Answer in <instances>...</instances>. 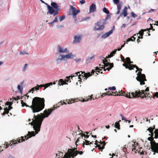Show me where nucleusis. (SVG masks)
Returning a JSON list of instances; mask_svg holds the SVG:
<instances>
[{
	"label": "nucleus",
	"mask_w": 158,
	"mask_h": 158,
	"mask_svg": "<svg viewBox=\"0 0 158 158\" xmlns=\"http://www.w3.org/2000/svg\"><path fill=\"white\" fill-rule=\"evenodd\" d=\"M71 8L72 10V12L73 15V18L75 19V22H76L77 20V18L76 15L80 12L79 10H76L75 7H73V6H71Z\"/></svg>",
	"instance_id": "nucleus-8"
},
{
	"label": "nucleus",
	"mask_w": 158,
	"mask_h": 158,
	"mask_svg": "<svg viewBox=\"0 0 158 158\" xmlns=\"http://www.w3.org/2000/svg\"><path fill=\"white\" fill-rule=\"evenodd\" d=\"M114 3L115 4H118L119 2V0H113Z\"/></svg>",
	"instance_id": "nucleus-55"
},
{
	"label": "nucleus",
	"mask_w": 158,
	"mask_h": 158,
	"mask_svg": "<svg viewBox=\"0 0 158 158\" xmlns=\"http://www.w3.org/2000/svg\"><path fill=\"white\" fill-rule=\"evenodd\" d=\"M76 102V100L75 99H69L68 101V102H67V103H68V104H70V103H74V102Z\"/></svg>",
	"instance_id": "nucleus-35"
},
{
	"label": "nucleus",
	"mask_w": 158,
	"mask_h": 158,
	"mask_svg": "<svg viewBox=\"0 0 158 158\" xmlns=\"http://www.w3.org/2000/svg\"><path fill=\"white\" fill-rule=\"evenodd\" d=\"M117 92L116 91L115 92H112V95L113 96H116L117 95L118 93H117Z\"/></svg>",
	"instance_id": "nucleus-54"
},
{
	"label": "nucleus",
	"mask_w": 158,
	"mask_h": 158,
	"mask_svg": "<svg viewBox=\"0 0 158 158\" xmlns=\"http://www.w3.org/2000/svg\"><path fill=\"white\" fill-rule=\"evenodd\" d=\"M27 66H28V65H27V64H25V65H24V66L23 67V71L24 72L25 71L26 68L27 67Z\"/></svg>",
	"instance_id": "nucleus-46"
},
{
	"label": "nucleus",
	"mask_w": 158,
	"mask_h": 158,
	"mask_svg": "<svg viewBox=\"0 0 158 158\" xmlns=\"http://www.w3.org/2000/svg\"><path fill=\"white\" fill-rule=\"evenodd\" d=\"M147 130L149 131L150 133H152L153 131V130L152 129V127H149L147 129Z\"/></svg>",
	"instance_id": "nucleus-42"
},
{
	"label": "nucleus",
	"mask_w": 158,
	"mask_h": 158,
	"mask_svg": "<svg viewBox=\"0 0 158 158\" xmlns=\"http://www.w3.org/2000/svg\"><path fill=\"white\" fill-rule=\"evenodd\" d=\"M83 72L84 73V75H85V77L86 80L87 79V78L92 75V74L89 72L87 73H85V72Z\"/></svg>",
	"instance_id": "nucleus-29"
},
{
	"label": "nucleus",
	"mask_w": 158,
	"mask_h": 158,
	"mask_svg": "<svg viewBox=\"0 0 158 158\" xmlns=\"http://www.w3.org/2000/svg\"><path fill=\"white\" fill-rule=\"evenodd\" d=\"M94 57V56H93L92 57H89V58H87L86 60V62L87 63H89L91 60V59H92V58Z\"/></svg>",
	"instance_id": "nucleus-41"
},
{
	"label": "nucleus",
	"mask_w": 158,
	"mask_h": 158,
	"mask_svg": "<svg viewBox=\"0 0 158 158\" xmlns=\"http://www.w3.org/2000/svg\"><path fill=\"white\" fill-rule=\"evenodd\" d=\"M102 19V21H103L102 23V24L99 27H95L94 28V30L95 31L98 30H102L103 29L104 27V25L106 23V19Z\"/></svg>",
	"instance_id": "nucleus-11"
},
{
	"label": "nucleus",
	"mask_w": 158,
	"mask_h": 158,
	"mask_svg": "<svg viewBox=\"0 0 158 158\" xmlns=\"http://www.w3.org/2000/svg\"><path fill=\"white\" fill-rule=\"evenodd\" d=\"M114 126L115 127L117 128L118 130H119L120 129V125L119 124V122H116L115 123Z\"/></svg>",
	"instance_id": "nucleus-27"
},
{
	"label": "nucleus",
	"mask_w": 158,
	"mask_h": 158,
	"mask_svg": "<svg viewBox=\"0 0 158 158\" xmlns=\"http://www.w3.org/2000/svg\"><path fill=\"white\" fill-rule=\"evenodd\" d=\"M105 61L107 63H105L104 62H103V64H104V66L105 67V66L106 67H107V66H108L110 64V63H109L108 62V60H106Z\"/></svg>",
	"instance_id": "nucleus-39"
},
{
	"label": "nucleus",
	"mask_w": 158,
	"mask_h": 158,
	"mask_svg": "<svg viewBox=\"0 0 158 158\" xmlns=\"http://www.w3.org/2000/svg\"><path fill=\"white\" fill-rule=\"evenodd\" d=\"M134 68H135L137 69V70H138V69H139V68L135 65L132 64L131 65H130V69H129V70L133 69Z\"/></svg>",
	"instance_id": "nucleus-26"
},
{
	"label": "nucleus",
	"mask_w": 158,
	"mask_h": 158,
	"mask_svg": "<svg viewBox=\"0 0 158 158\" xmlns=\"http://www.w3.org/2000/svg\"><path fill=\"white\" fill-rule=\"evenodd\" d=\"M11 106V105L9 106H8V109L9 110H10L11 109H12L13 108Z\"/></svg>",
	"instance_id": "nucleus-63"
},
{
	"label": "nucleus",
	"mask_w": 158,
	"mask_h": 158,
	"mask_svg": "<svg viewBox=\"0 0 158 158\" xmlns=\"http://www.w3.org/2000/svg\"><path fill=\"white\" fill-rule=\"evenodd\" d=\"M96 11V5L94 3H93L89 7V12H94Z\"/></svg>",
	"instance_id": "nucleus-17"
},
{
	"label": "nucleus",
	"mask_w": 158,
	"mask_h": 158,
	"mask_svg": "<svg viewBox=\"0 0 158 158\" xmlns=\"http://www.w3.org/2000/svg\"><path fill=\"white\" fill-rule=\"evenodd\" d=\"M21 139L19 138L17 139V140L15 139L12 140L11 141L10 143H8L7 142H5L4 144H3V145L4 146L3 147L5 148V146H6L5 147V148H7L9 145H10V146H11V148H12L13 147V146L12 145V144H11V143L14 144H15L18 143V142L20 143V142H22L25 140V139L24 138V137L21 136Z\"/></svg>",
	"instance_id": "nucleus-6"
},
{
	"label": "nucleus",
	"mask_w": 158,
	"mask_h": 158,
	"mask_svg": "<svg viewBox=\"0 0 158 158\" xmlns=\"http://www.w3.org/2000/svg\"><path fill=\"white\" fill-rule=\"evenodd\" d=\"M73 77H75V76L74 75H73V74L71 75V76H69V77H67L66 78V79L65 80V81H64V82L63 83H62L61 84H60V85H64L68 84L67 82H71V81L70 80V77H71V79L72 80H73Z\"/></svg>",
	"instance_id": "nucleus-13"
},
{
	"label": "nucleus",
	"mask_w": 158,
	"mask_h": 158,
	"mask_svg": "<svg viewBox=\"0 0 158 158\" xmlns=\"http://www.w3.org/2000/svg\"><path fill=\"white\" fill-rule=\"evenodd\" d=\"M108 89H109L110 90H114L116 89V88L115 86H113L112 87H109Z\"/></svg>",
	"instance_id": "nucleus-49"
},
{
	"label": "nucleus",
	"mask_w": 158,
	"mask_h": 158,
	"mask_svg": "<svg viewBox=\"0 0 158 158\" xmlns=\"http://www.w3.org/2000/svg\"><path fill=\"white\" fill-rule=\"evenodd\" d=\"M85 2L84 0H82L80 1V3H81L82 4L85 3Z\"/></svg>",
	"instance_id": "nucleus-57"
},
{
	"label": "nucleus",
	"mask_w": 158,
	"mask_h": 158,
	"mask_svg": "<svg viewBox=\"0 0 158 158\" xmlns=\"http://www.w3.org/2000/svg\"><path fill=\"white\" fill-rule=\"evenodd\" d=\"M53 111V109H48V111L45 110L44 111V114L40 113V115L39 114L37 116L34 115V119H33L32 122L30 123L31 126H33V128L35 132L34 131L31 132L28 131L27 136H25L24 137L26 139H28L31 137L35 136L36 134H37L40 130V128L42 122L44 119L45 117H47Z\"/></svg>",
	"instance_id": "nucleus-1"
},
{
	"label": "nucleus",
	"mask_w": 158,
	"mask_h": 158,
	"mask_svg": "<svg viewBox=\"0 0 158 158\" xmlns=\"http://www.w3.org/2000/svg\"><path fill=\"white\" fill-rule=\"evenodd\" d=\"M141 93L140 94H138V96H139L141 98H143L144 97H149L151 98V95H150L149 93H145V91L144 90H142L140 91Z\"/></svg>",
	"instance_id": "nucleus-10"
},
{
	"label": "nucleus",
	"mask_w": 158,
	"mask_h": 158,
	"mask_svg": "<svg viewBox=\"0 0 158 158\" xmlns=\"http://www.w3.org/2000/svg\"><path fill=\"white\" fill-rule=\"evenodd\" d=\"M45 100L44 98L38 97L34 98L32 102V105L29 106L23 100H21V103L22 107L26 106L31 108L33 113L38 112L42 110L44 107Z\"/></svg>",
	"instance_id": "nucleus-2"
},
{
	"label": "nucleus",
	"mask_w": 158,
	"mask_h": 158,
	"mask_svg": "<svg viewBox=\"0 0 158 158\" xmlns=\"http://www.w3.org/2000/svg\"><path fill=\"white\" fill-rule=\"evenodd\" d=\"M84 140L85 141H84V143L86 145H88L90 144H91L93 142V141H92V142H90L89 141H88L85 139H84Z\"/></svg>",
	"instance_id": "nucleus-33"
},
{
	"label": "nucleus",
	"mask_w": 158,
	"mask_h": 158,
	"mask_svg": "<svg viewBox=\"0 0 158 158\" xmlns=\"http://www.w3.org/2000/svg\"><path fill=\"white\" fill-rule=\"evenodd\" d=\"M63 82H64V80L63 79H60L59 81V84L58 85H60V84H61L62 83H63Z\"/></svg>",
	"instance_id": "nucleus-45"
},
{
	"label": "nucleus",
	"mask_w": 158,
	"mask_h": 158,
	"mask_svg": "<svg viewBox=\"0 0 158 158\" xmlns=\"http://www.w3.org/2000/svg\"><path fill=\"white\" fill-rule=\"evenodd\" d=\"M134 68H135L137 69V70H138V69H139V68L135 65L132 64L131 65H130V69H129V70L133 69Z\"/></svg>",
	"instance_id": "nucleus-25"
},
{
	"label": "nucleus",
	"mask_w": 158,
	"mask_h": 158,
	"mask_svg": "<svg viewBox=\"0 0 158 158\" xmlns=\"http://www.w3.org/2000/svg\"><path fill=\"white\" fill-rule=\"evenodd\" d=\"M112 68V67H109L106 68V69H105L104 68V66L102 67H100L99 68H98V67H96L95 68V70H96V72H98V73H100V70H102V69H104V71H105L106 70L109 71L110 69H111V68ZM95 73L96 74L95 75V76H97V75H98V74L96 72Z\"/></svg>",
	"instance_id": "nucleus-9"
},
{
	"label": "nucleus",
	"mask_w": 158,
	"mask_h": 158,
	"mask_svg": "<svg viewBox=\"0 0 158 158\" xmlns=\"http://www.w3.org/2000/svg\"><path fill=\"white\" fill-rule=\"evenodd\" d=\"M102 23V20H100L98 21L95 24V25L98 27H99L100 26L101 24Z\"/></svg>",
	"instance_id": "nucleus-36"
},
{
	"label": "nucleus",
	"mask_w": 158,
	"mask_h": 158,
	"mask_svg": "<svg viewBox=\"0 0 158 158\" xmlns=\"http://www.w3.org/2000/svg\"><path fill=\"white\" fill-rule=\"evenodd\" d=\"M53 22H58V19H57V16H56L55 18V19L53 20Z\"/></svg>",
	"instance_id": "nucleus-56"
},
{
	"label": "nucleus",
	"mask_w": 158,
	"mask_h": 158,
	"mask_svg": "<svg viewBox=\"0 0 158 158\" xmlns=\"http://www.w3.org/2000/svg\"><path fill=\"white\" fill-rule=\"evenodd\" d=\"M79 135H81V139H83V136H84L85 138H87L89 137V135H85L84 134H81L80 133Z\"/></svg>",
	"instance_id": "nucleus-32"
},
{
	"label": "nucleus",
	"mask_w": 158,
	"mask_h": 158,
	"mask_svg": "<svg viewBox=\"0 0 158 158\" xmlns=\"http://www.w3.org/2000/svg\"><path fill=\"white\" fill-rule=\"evenodd\" d=\"M57 50L59 52H66L68 53L69 51H68L67 48H65L64 50H63L62 48H61V47L60 45H58L57 46Z\"/></svg>",
	"instance_id": "nucleus-18"
},
{
	"label": "nucleus",
	"mask_w": 158,
	"mask_h": 158,
	"mask_svg": "<svg viewBox=\"0 0 158 158\" xmlns=\"http://www.w3.org/2000/svg\"><path fill=\"white\" fill-rule=\"evenodd\" d=\"M65 18V15H62L59 17V20L60 21H61Z\"/></svg>",
	"instance_id": "nucleus-40"
},
{
	"label": "nucleus",
	"mask_w": 158,
	"mask_h": 158,
	"mask_svg": "<svg viewBox=\"0 0 158 158\" xmlns=\"http://www.w3.org/2000/svg\"><path fill=\"white\" fill-rule=\"evenodd\" d=\"M142 69H138V70H136V72H137V71H139L138 72V75L136 77V80L140 82V85H142L145 84L144 81H146V77L145 74H142L141 72Z\"/></svg>",
	"instance_id": "nucleus-5"
},
{
	"label": "nucleus",
	"mask_w": 158,
	"mask_h": 158,
	"mask_svg": "<svg viewBox=\"0 0 158 158\" xmlns=\"http://www.w3.org/2000/svg\"><path fill=\"white\" fill-rule=\"evenodd\" d=\"M156 97V98H158V92H156L155 93V94L154 95V97Z\"/></svg>",
	"instance_id": "nucleus-58"
},
{
	"label": "nucleus",
	"mask_w": 158,
	"mask_h": 158,
	"mask_svg": "<svg viewBox=\"0 0 158 158\" xmlns=\"http://www.w3.org/2000/svg\"><path fill=\"white\" fill-rule=\"evenodd\" d=\"M155 133L154 138H158V133Z\"/></svg>",
	"instance_id": "nucleus-62"
},
{
	"label": "nucleus",
	"mask_w": 158,
	"mask_h": 158,
	"mask_svg": "<svg viewBox=\"0 0 158 158\" xmlns=\"http://www.w3.org/2000/svg\"><path fill=\"white\" fill-rule=\"evenodd\" d=\"M63 104H67V103H66L65 102H64V101L62 102V101H61L58 104H57L55 105L53 107V108H51L49 109H53V110H54L55 109H56L58 107L62 105H63Z\"/></svg>",
	"instance_id": "nucleus-16"
},
{
	"label": "nucleus",
	"mask_w": 158,
	"mask_h": 158,
	"mask_svg": "<svg viewBox=\"0 0 158 158\" xmlns=\"http://www.w3.org/2000/svg\"><path fill=\"white\" fill-rule=\"evenodd\" d=\"M39 88L37 86V85L35 87H33L32 88L30 91H29V92H31V91H32V93H33V91L35 90H39Z\"/></svg>",
	"instance_id": "nucleus-31"
},
{
	"label": "nucleus",
	"mask_w": 158,
	"mask_h": 158,
	"mask_svg": "<svg viewBox=\"0 0 158 158\" xmlns=\"http://www.w3.org/2000/svg\"><path fill=\"white\" fill-rule=\"evenodd\" d=\"M113 32V30L112 29L110 31L102 35V37L103 38H106L109 36Z\"/></svg>",
	"instance_id": "nucleus-19"
},
{
	"label": "nucleus",
	"mask_w": 158,
	"mask_h": 158,
	"mask_svg": "<svg viewBox=\"0 0 158 158\" xmlns=\"http://www.w3.org/2000/svg\"><path fill=\"white\" fill-rule=\"evenodd\" d=\"M140 93L139 89L135 91V93L132 92L131 93H128L127 92H126L125 91L121 90L120 92H118L117 95L124 96L129 98H137L139 97V95L138 96V94H140Z\"/></svg>",
	"instance_id": "nucleus-3"
},
{
	"label": "nucleus",
	"mask_w": 158,
	"mask_h": 158,
	"mask_svg": "<svg viewBox=\"0 0 158 158\" xmlns=\"http://www.w3.org/2000/svg\"><path fill=\"white\" fill-rule=\"evenodd\" d=\"M106 145V143L105 141L100 142V144L97 145L98 148V149L101 151H102V150L104 148V146Z\"/></svg>",
	"instance_id": "nucleus-15"
},
{
	"label": "nucleus",
	"mask_w": 158,
	"mask_h": 158,
	"mask_svg": "<svg viewBox=\"0 0 158 158\" xmlns=\"http://www.w3.org/2000/svg\"><path fill=\"white\" fill-rule=\"evenodd\" d=\"M53 84V83L52 82H50L49 83H48L47 84H44V90L46 88L48 87L49 86H50V85H52Z\"/></svg>",
	"instance_id": "nucleus-34"
},
{
	"label": "nucleus",
	"mask_w": 158,
	"mask_h": 158,
	"mask_svg": "<svg viewBox=\"0 0 158 158\" xmlns=\"http://www.w3.org/2000/svg\"><path fill=\"white\" fill-rule=\"evenodd\" d=\"M103 11L107 14H109V11L105 7H104L103 9Z\"/></svg>",
	"instance_id": "nucleus-37"
},
{
	"label": "nucleus",
	"mask_w": 158,
	"mask_h": 158,
	"mask_svg": "<svg viewBox=\"0 0 158 158\" xmlns=\"http://www.w3.org/2000/svg\"><path fill=\"white\" fill-rule=\"evenodd\" d=\"M11 102H7L6 103V105H9V106H10L11 105Z\"/></svg>",
	"instance_id": "nucleus-59"
},
{
	"label": "nucleus",
	"mask_w": 158,
	"mask_h": 158,
	"mask_svg": "<svg viewBox=\"0 0 158 158\" xmlns=\"http://www.w3.org/2000/svg\"><path fill=\"white\" fill-rule=\"evenodd\" d=\"M82 35H75L74 37L73 43H79L81 39Z\"/></svg>",
	"instance_id": "nucleus-14"
},
{
	"label": "nucleus",
	"mask_w": 158,
	"mask_h": 158,
	"mask_svg": "<svg viewBox=\"0 0 158 158\" xmlns=\"http://www.w3.org/2000/svg\"><path fill=\"white\" fill-rule=\"evenodd\" d=\"M122 6L121 4H119L117 6L118 10H121V9Z\"/></svg>",
	"instance_id": "nucleus-51"
},
{
	"label": "nucleus",
	"mask_w": 158,
	"mask_h": 158,
	"mask_svg": "<svg viewBox=\"0 0 158 158\" xmlns=\"http://www.w3.org/2000/svg\"><path fill=\"white\" fill-rule=\"evenodd\" d=\"M74 56L72 54V53H70L66 55H64L65 59H73L74 58Z\"/></svg>",
	"instance_id": "nucleus-21"
},
{
	"label": "nucleus",
	"mask_w": 158,
	"mask_h": 158,
	"mask_svg": "<svg viewBox=\"0 0 158 158\" xmlns=\"http://www.w3.org/2000/svg\"><path fill=\"white\" fill-rule=\"evenodd\" d=\"M121 61H124L125 59L123 56L122 55H121Z\"/></svg>",
	"instance_id": "nucleus-61"
},
{
	"label": "nucleus",
	"mask_w": 158,
	"mask_h": 158,
	"mask_svg": "<svg viewBox=\"0 0 158 158\" xmlns=\"http://www.w3.org/2000/svg\"><path fill=\"white\" fill-rule=\"evenodd\" d=\"M146 31V29H145V30L141 29V31H139V34L141 36V39H142L143 38V35L144 31Z\"/></svg>",
	"instance_id": "nucleus-30"
},
{
	"label": "nucleus",
	"mask_w": 158,
	"mask_h": 158,
	"mask_svg": "<svg viewBox=\"0 0 158 158\" xmlns=\"http://www.w3.org/2000/svg\"><path fill=\"white\" fill-rule=\"evenodd\" d=\"M103 94H105V95L110 96L112 95V92L110 91L108 92L107 93H103Z\"/></svg>",
	"instance_id": "nucleus-43"
},
{
	"label": "nucleus",
	"mask_w": 158,
	"mask_h": 158,
	"mask_svg": "<svg viewBox=\"0 0 158 158\" xmlns=\"http://www.w3.org/2000/svg\"><path fill=\"white\" fill-rule=\"evenodd\" d=\"M126 61L127 64H128L129 62L130 61V59L129 57H127L126 58Z\"/></svg>",
	"instance_id": "nucleus-47"
},
{
	"label": "nucleus",
	"mask_w": 158,
	"mask_h": 158,
	"mask_svg": "<svg viewBox=\"0 0 158 158\" xmlns=\"http://www.w3.org/2000/svg\"><path fill=\"white\" fill-rule=\"evenodd\" d=\"M150 25H151V27L150 28H149V29H146V30H147L148 31V32H149V30H150L152 29L153 30V31H155V29H154L153 28V27L152 25V24H150Z\"/></svg>",
	"instance_id": "nucleus-48"
},
{
	"label": "nucleus",
	"mask_w": 158,
	"mask_h": 158,
	"mask_svg": "<svg viewBox=\"0 0 158 158\" xmlns=\"http://www.w3.org/2000/svg\"><path fill=\"white\" fill-rule=\"evenodd\" d=\"M81 139V137H78V138H77V140L76 141V144L77 145V143H78L80 140V139Z\"/></svg>",
	"instance_id": "nucleus-53"
},
{
	"label": "nucleus",
	"mask_w": 158,
	"mask_h": 158,
	"mask_svg": "<svg viewBox=\"0 0 158 158\" xmlns=\"http://www.w3.org/2000/svg\"><path fill=\"white\" fill-rule=\"evenodd\" d=\"M152 149L153 152L158 153V143H156L154 141Z\"/></svg>",
	"instance_id": "nucleus-12"
},
{
	"label": "nucleus",
	"mask_w": 158,
	"mask_h": 158,
	"mask_svg": "<svg viewBox=\"0 0 158 158\" xmlns=\"http://www.w3.org/2000/svg\"><path fill=\"white\" fill-rule=\"evenodd\" d=\"M131 15L132 16L134 17V18H135V17L137 16V15L136 14H135L133 12H131Z\"/></svg>",
	"instance_id": "nucleus-50"
},
{
	"label": "nucleus",
	"mask_w": 158,
	"mask_h": 158,
	"mask_svg": "<svg viewBox=\"0 0 158 158\" xmlns=\"http://www.w3.org/2000/svg\"><path fill=\"white\" fill-rule=\"evenodd\" d=\"M154 133H158V129H156L155 130Z\"/></svg>",
	"instance_id": "nucleus-64"
},
{
	"label": "nucleus",
	"mask_w": 158,
	"mask_h": 158,
	"mask_svg": "<svg viewBox=\"0 0 158 158\" xmlns=\"http://www.w3.org/2000/svg\"><path fill=\"white\" fill-rule=\"evenodd\" d=\"M13 99L16 101L17 100L20 99V97L19 96H17L16 98L13 97Z\"/></svg>",
	"instance_id": "nucleus-52"
},
{
	"label": "nucleus",
	"mask_w": 158,
	"mask_h": 158,
	"mask_svg": "<svg viewBox=\"0 0 158 158\" xmlns=\"http://www.w3.org/2000/svg\"><path fill=\"white\" fill-rule=\"evenodd\" d=\"M122 65L123 66L125 67L126 69H128L129 70V69H130V65H129L128 64H123Z\"/></svg>",
	"instance_id": "nucleus-38"
},
{
	"label": "nucleus",
	"mask_w": 158,
	"mask_h": 158,
	"mask_svg": "<svg viewBox=\"0 0 158 158\" xmlns=\"http://www.w3.org/2000/svg\"><path fill=\"white\" fill-rule=\"evenodd\" d=\"M37 86L38 87H44V84H42V85H37Z\"/></svg>",
	"instance_id": "nucleus-60"
},
{
	"label": "nucleus",
	"mask_w": 158,
	"mask_h": 158,
	"mask_svg": "<svg viewBox=\"0 0 158 158\" xmlns=\"http://www.w3.org/2000/svg\"><path fill=\"white\" fill-rule=\"evenodd\" d=\"M9 112V110L7 107L5 108L4 109V111L2 113L3 115H5L6 114H8Z\"/></svg>",
	"instance_id": "nucleus-28"
},
{
	"label": "nucleus",
	"mask_w": 158,
	"mask_h": 158,
	"mask_svg": "<svg viewBox=\"0 0 158 158\" xmlns=\"http://www.w3.org/2000/svg\"><path fill=\"white\" fill-rule=\"evenodd\" d=\"M139 34H137V35H136V34H135L133 35V36H132L131 37H130V38H128L127 39V43H128V42H129L130 41H134L135 40V38L134 37L135 36H137Z\"/></svg>",
	"instance_id": "nucleus-20"
},
{
	"label": "nucleus",
	"mask_w": 158,
	"mask_h": 158,
	"mask_svg": "<svg viewBox=\"0 0 158 158\" xmlns=\"http://www.w3.org/2000/svg\"><path fill=\"white\" fill-rule=\"evenodd\" d=\"M64 56V55H60L59 56V57L56 60L57 63L59 64L60 63V61L62 60L63 59H65Z\"/></svg>",
	"instance_id": "nucleus-22"
},
{
	"label": "nucleus",
	"mask_w": 158,
	"mask_h": 158,
	"mask_svg": "<svg viewBox=\"0 0 158 158\" xmlns=\"http://www.w3.org/2000/svg\"><path fill=\"white\" fill-rule=\"evenodd\" d=\"M17 88L20 91L21 93H22L23 88H21L20 85H18Z\"/></svg>",
	"instance_id": "nucleus-44"
},
{
	"label": "nucleus",
	"mask_w": 158,
	"mask_h": 158,
	"mask_svg": "<svg viewBox=\"0 0 158 158\" xmlns=\"http://www.w3.org/2000/svg\"><path fill=\"white\" fill-rule=\"evenodd\" d=\"M75 77H78V78L81 80L85 79V75H84V73L82 71L78 72L73 74Z\"/></svg>",
	"instance_id": "nucleus-7"
},
{
	"label": "nucleus",
	"mask_w": 158,
	"mask_h": 158,
	"mask_svg": "<svg viewBox=\"0 0 158 158\" xmlns=\"http://www.w3.org/2000/svg\"><path fill=\"white\" fill-rule=\"evenodd\" d=\"M52 6L47 5V7L49 14L55 16L58 14L60 13V9L57 4L55 2H52L51 3Z\"/></svg>",
	"instance_id": "nucleus-4"
},
{
	"label": "nucleus",
	"mask_w": 158,
	"mask_h": 158,
	"mask_svg": "<svg viewBox=\"0 0 158 158\" xmlns=\"http://www.w3.org/2000/svg\"><path fill=\"white\" fill-rule=\"evenodd\" d=\"M127 8L126 7H125L123 10V13L120 15L122 14L123 15L124 17H126L127 15Z\"/></svg>",
	"instance_id": "nucleus-23"
},
{
	"label": "nucleus",
	"mask_w": 158,
	"mask_h": 158,
	"mask_svg": "<svg viewBox=\"0 0 158 158\" xmlns=\"http://www.w3.org/2000/svg\"><path fill=\"white\" fill-rule=\"evenodd\" d=\"M117 51V49H115L112 51L111 52H110V54L108 55V57H106V58H107L108 57L110 58L112 57L113 56L114 54L116 53Z\"/></svg>",
	"instance_id": "nucleus-24"
}]
</instances>
